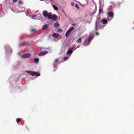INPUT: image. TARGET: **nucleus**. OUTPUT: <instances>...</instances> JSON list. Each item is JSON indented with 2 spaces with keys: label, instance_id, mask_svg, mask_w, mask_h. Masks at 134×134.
<instances>
[{
  "label": "nucleus",
  "instance_id": "423d86ee",
  "mask_svg": "<svg viewBox=\"0 0 134 134\" xmlns=\"http://www.w3.org/2000/svg\"><path fill=\"white\" fill-rule=\"evenodd\" d=\"M31 55L30 53H27L22 55L21 57L23 58H29Z\"/></svg>",
  "mask_w": 134,
  "mask_h": 134
},
{
  "label": "nucleus",
  "instance_id": "f8f14e48",
  "mask_svg": "<svg viewBox=\"0 0 134 134\" xmlns=\"http://www.w3.org/2000/svg\"><path fill=\"white\" fill-rule=\"evenodd\" d=\"M49 27V25L47 24H44L42 26V29L44 30H45L48 28Z\"/></svg>",
  "mask_w": 134,
  "mask_h": 134
},
{
  "label": "nucleus",
  "instance_id": "4468645a",
  "mask_svg": "<svg viewBox=\"0 0 134 134\" xmlns=\"http://www.w3.org/2000/svg\"><path fill=\"white\" fill-rule=\"evenodd\" d=\"M52 19L54 20H56L57 19L58 17L57 15H52Z\"/></svg>",
  "mask_w": 134,
  "mask_h": 134
},
{
  "label": "nucleus",
  "instance_id": "20e7f679",
  "mask_svg": "<svg viewBox=\"0 0 134 134\" xmlns=\"http://www.w3.org/2000/svg\"><path fill=\"white\" fill-rule=\"evenodd\" d=\"M41 16V14L40 13H38L37 14H34L32 15V19H35L39 20L41 19V21H42V19H43V17H40Z\"/></svg>",
  "mask_w": 134,
  "mask_h": 134
},
{
  "label": "nucleus",
  "instance_id": "58836bf2",
  "mask_svg": "<svg viewBox=\"0 0 134 134\" xmlns=\"http://www.w3.org/2000/svg\"><path fill=\"white\" fill-rule=\"evenodd\" d=\"M54 40H55L56 41H57V40H56V39H55Z\"/></svg>",
  "mask_w": 134,
  "mask_h": 134
},
{
  "label": "nucleus",
  "instance_id": "4c0bfd02",
  "mask_svg": "<svg viewBox=\"0 0 134 134\" xmlns=\"http://www.w3.org/2000/svg\"><path fill=\"white\" fill-rule=\"evenodd\" d=\"M98 27L99 28H101V27L100 26H99V25H98Z\"/></svg>",
  "mask_w": 134,
  "mask_h": 134
},
{
  "label": "nucleus",
  "instance_id": "412c9836",
  "mask_svg": "<svg viewBox=\"0 0 134 134\" xmlns=\"http://www.w3.org/2000/svg\"><path fill=\"white\" fill-rule=\"evenodd\" d=\"M70 33V32L69 31L67 30L65 34V36L66 37H68L69 36V34Z\"/></svg>",
  "mask_w": 134,
  "mask_h": 134
},
{
  "label": "nucleus",
  "instance_id": "cd10ccee",
  "mask_svg": "<svg viewBox=\"0 0 134 134\" xmlns=\"http://www.w3.org/2000/svg\"><path fill=\"white\" fill-rule=\"evenodd\" d=\"M32 32H34L36 31V30L35 29H32L31 30Z\"/></svg>",
  "mask_w": 134,
  "mask_h": 134
},
{
  "label": "nucleus",
  "instance_id": "c756f323",
  "mask_svg": "<svg viewBox=\"0 0 134 134\" xmlns=\"http://www.w3.org/2000/svg\"><path fill=\"white\" fill-rule=\"evenodd\" d=\"M75 7L77 9H79V7L78 6L77 4H76L75 5Z\"/></svg>",
  "mask_w": 134,
  "mask_h": 134
},
{
  "label": "nucleus",
  "instance_id": "39448f33",
  "mask_svg": "<svg viewBox=\"0 0 134 134\" xmlns=\"http://www.w3.org/2000/svg\"><path fill=\"white\" fill-rule=\"evenodd\" d=\"M5 49L6 51V53L7 54H10L11 53L12 51L10 48V47L8 46H5L4 48Z\"/></svg>",
  "mask_w": 134,
  "mask_h": 134
},
{
  "label": "nucleus",
  "instance_id": "473e14b6",
  "mask_svg": "<svg viewBox=\"0 0 134 134\" xmlns=\"http://www.w3.org/2000/svg\"><path fill=\"white\" fill-rule=\"evenodd\" d=\"M1 15L2 16H4V13L3 12L2 13H1Z\"/></svg>",
  "mask_w": 134,
  "mask_h": 134
},
{
  "label": "nucleus",
  "instance_id": "a878e982",
  "mask_svg": "<svg viewBox=\"0 0 134 134\" xmlns=\"http://www.w3.org/2000/svg\"><path fill=\"white\" fill-rule=\"evenodd\" d=\"M27 15L28 16H30V17H31L32 19V14H31V13H29L28 14H27Z\"/></svg>",
  "mask_w": 134,
  "mask_h": 134
},
{
  "label": "nucleus",
  "instance_id": "7c9ffc66",
  "mask_svg": "<svg viewBox=\"0 0 134 134\" xmlns=\"http://www.w3.org/2000/svg\"><path fill=\"white\" fill-rule=\"evenodd\" d=\"M62 31V30L61 29H59L58 30V32H61Z\"/></svg>",
  "mask_w": 134,
  "mask_h": 134
},
{
  "label": "nucleus",
  "instance_id": "6e6552de",
  "mask_svg": "<svg viewBox=\"0 0 134 134\" xmlns=\"http://www.w3.org/2000/svg\"><path fill=\"white\" fill-rule=\"evenodd\" d=\"M48 53V52L46 51H42L40 52L39 54L38 55L39 56H43L47 54Z\"/></svg>",
  "mask_w": 134,
  "mask_h": 134
},
{
  "label": "nucleus",
  "instance_id": "a211bd4d",
  "mask_svg": "<svg viewBox=\"0 0 134 134\" xmlns=\"http://www.w3.org/2000/svg\"><path fill=\"white\" fill-rule=\"evenodd\" d=\"M12 11L14 13H21L24 11V10H22L21 11L18 12L16 10L14 9H11Z\"/></svg>",
  "mask_w": 134,
  "mask_h": 134
},
{
  "label": "nucleus",
  "instance_id": "2eb2a0df",
  "mask_svg": "<svg viewBox=\"0 0 134 134\" xmlns=\"http://www.w3.org/2000/svg\"><path fill=\"white\" fill-rule=\"evenodd\" d=\"M52 36L54 38H57L58 37L59 34L58 33H56L53 34Z\"/></svg>",
  "mask_w": 134,
  "mask_h": 134
},
{
  "label": "nucleus",
  "instance_id": "1a4fd4ad",
  "mask_svg": "<svg viewBox=\"0 0 134 134\" xmlns=\"http://www.w3.org/2000/svg\"><path fill=\"white\" fill-rule=\"evenodd\" d=\"M72 49L71 47H69L68 48V51L66 52V54L67 55H69L71 54L72 53Z\"/></svg>",
  "mask_w": 134,
  "mask_h": 134
},
{
  "label": "nucleus",
  "instance_id": "72a5a7b5",
  "mask_svg": "<svg viewBox=\"0 0 134 134\" xmlns=\"http://www.w3.org/2000/svg\"><path fill=\"white\" fill-rule=\"evenodd\" d=\"M67 59V58L66 57H65L63 58V60H65L66 59Z\"/></svg>",
  "mask_w": 134,
  "mask_h": 134
},
{
  "label": "nucleus",
  "instance_id": "f03ea898",
  "mask_svg": "<svg viewBox=\"0 0 134 134\" xmlns=\"http://www.w3.org/2000/svg\"><path fill=\"white\" fill-rule=\"evenodd\" d=\"M25 72L31 76H39L40 75V74L34 71L26 70L25 71Z\"/></svg>",
  "mask_w": 134,
  "mask_h": 134
},
{
  "label": "nucleus",
  "instance_id": "b1692460",
  "mask_svg": "<svg viewBox=\"0 0 134 134\" xmlns=\"http://www.w3.org/2000/svg\"><path fill=\"white\" fill-rule=\"evenodd\" d=\"M53 7L54 9L55 10H57L58 9L57 7L55 5H53Z\"/></svg>",
  "mask_w": 134,
  "mask_h": 134
},
{
  "label": "nucleus",
  "instance_id": "9b49d317",
  "mask_svg": "<svg viewBox=\"0 0 134 134\" xmlns=\"http://www.w3.org/2000/svg\"><path fill=\"white\" fill-rule=\"evenodd\" d=\"M52 13H49L48 14V15H47V16H46V18H47L48 19H52Z\"/></svg>",
  "mask_w": 134,
  "mask_h": 134
},
{
  "label": "nucleus",
  "instance_id": "7ed1b4c3",
  "mask_svg": "<svg viewBox=\"0 0 134 134\" xmlns=\"http://www.w3.org/2000/svg\"><path fill=\"white\" fill-rule=\"evenodd\" d=\"M107 20L110 21L114 16V13L112 12H108L107 14Z\"/></svg>",
  "mask_w": 134,
  "mask_h": 134
},
{
  "label": "nucleus",
  "instance_id": "ddd939ff",
  "mask_svg": "<svg viewBox=\"0 0 134 134\" xmlns=\"http://www.w3.org/2000/svg\"><path fill=\"white\" fill-rule=\"evenodd\" d=\"M100 21L103 24H105L107 23V21L106 19H102Z\"/></svg>",
  "mask_w": 134,
  "mask_h": 134
},
{
  "label": "nucleus",
  "instance_id": "e433bc0d",
  "mask_svg": "<svg viewBox=\"0 0 134 134\" xmlns=\"http://www.w3.org/2000/svg\"><path fill=\"white\" fill-rule=\"evenodd\" d=\"M96 10H94V13L93 14H94L96 12Z\"/></svg>",
  "mask_w": 134,
  "mask_h": 134
},
{
  "label": "nucleus",
  "instance_id": "9d476101",
  "mask_svg": "<svg viewBox=\"0 0 134 134\" xmlns=\"http://www.w3.org/2000/svg\"><path fill=\"white\" fill-rule=\"evenodd\" d=\"M48 12L47 11L44 10L42 12V14L44 17L46 18V16H47V15H48Z\"/></svg>",
  "mask_w": 134,
  "mask_h": 134
},
{
  "label": "nucleus",
  "instance_id": "f3484780",
  "mask_svg": "<svg viewBox=\"0 0 134 134\" xmlns=\"http://www.w3.org/2000/svg\"><path fill=\"white\" fill-rule=\"evenodd\" d=\"M39 61V59L38 58H35L34 59V62L36 63L37 64Z\"/></svg>",
  "mask_w": 134,
  "mask_h": 134
},
{
  "label": "nucleus",
  "instance_id": "2f4dec72",
  "mask_svg": "<svg viewBox=\"0 0 134 134\" xmlns=\"http://www.w3.org/2000/svg\"><path fill=\"white\" fill-rule=\"evenodd\" d=\"M71 4L72 6H74V3L73 2H72L71 3Z\"/></svg>",
  "mask_w": 134,
  "mask_h": 134
},
{
  "label": "nucleus",
  "instance_id": "4be33fe9",
  "mask_svg": "<svg viewBox=\"0 0 134 134\" xmlns=\"http://www.w3.org/2000/svg\"><path fill=\"white\" fill-rule=\"evenodd\" d=\"M77 42L78 43H80L81 42V38H79L77 41Z\"/></svg>",
  "mask_w": 134,
  "mask_h": 134
},
{
  "label": "nucleus",
  "instance_id": "aec40b11",
  "mask_svg": "<svg viewBox=\"0 0 134 134\" xmlns=\"http://www.w3.org/2000/svg\"><path fill=\"white\" fill-rule=\"evenodd\" d=\"M54 25L55 27H57L59 26V24L58 22H57L54 24Z\"/></svg>",
  "mask_w": 134,
  "mask_h": 134
},
{
  "label": "nucleus",
  "instance_id": "5701e85b",
  "mask_svg": "<svg viewBox=\"0 0 134 134\" xmlns=\"http://www.w3.org/2000/svg\"><path fill=\"white\" fill-rule=\"evenodd\" d=\"M58 59H57L55 60L54 62V64H56V66H58V65H57V61H58Z\"/></svg>",
  "mask_w": 134,
  "mask_h": 134
},
{
  "label": "nucleus",
  "instance_id": "dca6fc26",
  "mask_svg": "<svg viewBox=\"0 0 134 134\" xmlns=\"http://www.w3.org/2000/svg\"><path fill=\"white\" fill-rule=\"evenodd\" d=\"M86 4H82L81 3H80V4L83 7H85L87 4H88V2L87 0H86Z\"/></svg>",
  "mask_w": 134,
  "mask_h": 134
},
{
  "label": "nucleus",
  "instance_id": "c85d7f7f",
  "mask_svg": "<svg viewBox=\"0 0 134 134\" xmlns=\"http://www.w3.org/2000/svg\"><path fill=\"white\" fill-rule=\"evenodd\" d=\"M18 4H22V1H20L18 2Z\"/></svg>",
  "mask_w": 134,
  "mask_h": 134
},
{
  "label": "nucleus",
  "instance_id": "f704fd0d",
  "mask_svg": "<svg viewBox=\"0 0 134 134\" xmlns=\"http://www.w3.org/2000/svg\"><path fill=\"white\" fill-rule=\"evenodd\" d=\"M18 0H13V2H15L17 1Z\"/></svg>",
  "mask_w": 134,
  "mask_h": 134
},
{
  "label": "nucleus",
  "instance_id": "bb28decb",
  "mask_svg": "<svg viewBox=\"0 0 134 134\" xmlns=\"http://www.w3.org/2000/svg\"><path fill=\"white\" fill-rule=\"evenodd\" d=\"M21 119L18 118H17L16 119V121H17V122H19L20 121H21Z\"/></svg>",
  "mask_w": 134,
  "mask_h": 134
},
{
  "label": "nucleus",
  "instance_id": "0eeeda50",
  "mask_svg": "<svg viewBox=\"0 0 134 134\" xmlns=\"http://www.w3.org/2000/svg\"><path fill=\"white\" fill-rule=\"evenodd\" d=\"M100 22V18L97 19L95 23V30L97 31V30L98 25L99 24Z\"/></svg>",
  "mask_w": 134,
  "mask_h": 134
},
{
  "label": "nucleus",
  "instance_id": "6ab92c4d",
  "mask_svg": "<svg viewBox=\"0 0 134 134\" xmlns=\"http://www.w3.org/2000/svg\"><path fill=\"white\" fill-rule=\"evenodd\" d=\"M74 29V27H70V28L68 30L70 32H71V31L73 30Z\"/></svg>",
  "mask_w": 134,
  "mask_h": 134
},
{
  "label": "nucleus",
  "instance_id": "ea45409f",
  "mask_svg": "<svg viewBox=\"0 0 134 134\" xmlns=\"http://www.w3.org/2000/svg\"><path fill=\"white\" fill-rule=\"evenodd\" d=\"M92 0L93 1V2L94 3V1L93 0Z\"/></svg>",
  "mask_w": 134,
  "mask_h": 134
},
{
  "label": "nucleus",
  "instance_id": "393cba45",
  "mask_svg": "<svg viewBox=\"0 0 134 134\" xmlns=\"http://www.w3.org/2000/svg\"><path fill=\"white\" fill-rule=\"evenodd\" d=\"M103 13V9H100L99 11V14L102 13Z\"/></svg>",
  "mask_w": 134,
  "mask_h": 134
},
{
  "label": "nucleus",
  "instance_id": "c9c22d12",
  "mask_svg": "<svg viewBox=\"0 0 134 134\" xmlns=\"http://www.w3.org/2000/svg\"><path fill=\"white\" fill-rule=\"evenodd\" d=\"M96 34L97 35H99V33L98 32H96Z\"/></svg>",
  "mask_w": 134,
  "mask_h": 134
},
{
  "label": "nucleus",
  "instance_id": "f257e3e1",
  "mask_svg": "<svg viewBox=\"0 0 134 134\" xmlns=\"http://www.w3.org/2000/svg\"><path fill=\"white\" fill-rule=\"evenodd\" d=\"M93 37L92 36H90L88 38V40H86L83 43V45L84 46H86L89 45L91 41L93 39Z\"/></svg>",
  "mask_w": 134,
  "mask_h": 134
}]
</instances>
